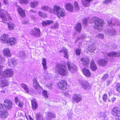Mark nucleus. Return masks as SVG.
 <instances>
[{
    "instance_id": "1",
    "label": "nucleus",
    "mask_w": 120,
    "mask_h": 120,
    "mask_svg": "<svg viewBox=\"0 0 120 120\" xmlns=\"http://www.w3.org/2000/svg\"><path fill=\"white\" fill-rule=\"evenodd\" d=\"M56 72L62 76L65 75L67 73L66 67L61 64L57 65L55 69Z\"/></svg>"
},
{
    "instance_id": "2",
    "label": "nucleus",
    "mask_w": 120,
    "mask_h": 120,
    "mask_svg": "<svg viewBox=\"0 0 120 120\" xmlns=\"http://www.w3.org/2000/svg\"><path fill=\"white\" fill-rule=\"evenodd\" d=\"M92 20L95 24V28H96L99 31L101 30L102 29V26L103 25V21L97 17H93Z\"/></svg>"
},
{
    "instance_id": "3",
    "label": "nucleus",
    "mask_w": 120,
    "mask_h": 120,
    "mask_svg": "<svg viewBox=\"0 0 120 120\" xmlns=\"http://www.w3.org/2000/svg\"><path fill=\"white\" fill-rule=\"evenodd\" d=\"M79 83L84 89L89 90L91 88V85L87 81L81 80L79 82Z\"/></svg>"
},
{
    "instance_id": "4",
    "label": "nucleus",
    "mask_w": 120,
    "mask_h": 120,
    "mask_svg": "<svg viewBox=\"0 0 120 120\" xmlns=\"http://www.w3.org/2000/svg\"><path fill=\"white\" fill-rule=\"evenodd\" d=\"M67 66L69 70L72 73H74L77 71L76 66L70 62H67Z\"/></svg>"
},
{
    "instance_id": "5",
    "label": "nucleus",
    "mask_w": 120,
    "mask_h": 120,
    "mask_svg": "<svg viewBox=\"0 0 120 120\" xmlns=\"http://www.w3.org/2000/svg\"><path fill=\"white\" fill-rule=\"evenodd\" d=\"M12 102L10 100L5 99L4 101L3 105L6 110L10 109L12 107Z\"/></svg>"
},
{
    "instance_id": "6",
    "label": "nucleus",
    "mask_w": 120,
    "mask_h": 120,
    "mask_svg": "<svg viewBox=\"0 0 120 120\" xmlns=\"http://www.w3.org/2000/svg\"><path fill=\"white\" fill-rule=\"evenodd\" d=\"M2 73V75L5 77H11L13 75V72L11 69L8 68L5 69Z\"/></svg>"
},
{
    "instance_id": "7",
    "label": "nucleus",
    "mask_w": 120,
    "mask_h": 120,
    "mask_svg": "<svg viewBox=\"0 0 120 120\" xmlns=\"http://www.w3.org/2000/svg\"><path fill=\"white\" fill-rule=\"evenodd\" d=\"M112 113L114 116H116L117 120H120V112L119 109L116 107H115L112 110Z\"/></svg>"
},
{
    "instance_id": "8",
    "label": "nucleus",
    "mask_w": 120,
    "mask_h": 120,
    "mask_svg": "<svg viewBox=\"0 0 120 120\" xmlns=\"http://www.w3.org/2000/svg\"><path fill=\"white\" fill-rule=\"evenodd\" d=\"M58 85L60 89L61 90H65L67 88V83L65 80L60 81L58 82Z\"/></svg>"
},
{
    "instance_id": "9",
    "label": "nucleus",
    "mask_w": 120,
    "mask_h": 120,
    "mask_svg": "<svg viewBox=\"0 0 120 120\" xmlns=\"http://www.w3.org/2000/svg\"><path fill=\"white\" fill-rule=\"evenodd\" d=\"M82 99L81 96L80 94H74L72 97V101L78 103Z\"/></svg>"
},
{
    "instance_id": "10",
    "label": "nucleus",
    "mask_w": 120,
    "mask_h": 120,
    "mask_svg": "<svg viewBox=\"0 0 120 120\" xmlns=\"http://www.w3.org/2000/svg\"><path fill=\"white\" fill-rule=\"evenodd\" d=\"M40 31L39 28H34V30H31L30 34L32 35H34L37 37H38L40 35Z\"/></svg>"
},
{
    "instance_id": "11",
    "label": "nucleus",
    "mask_w": 120,
    "mask_h": 120,
    "mask_svg": "<svg viewBox=\"0 0 120 120\" xmlns=\"http://www.w3.org/2000/svg\"><path fill=\"white\" fill-rule=\"evenodd\" d=\"M64 7L68 11L72 12L74 10V7L72 4L70 3H67L65 4Z\"/></svg>"
},
{
    "instance_id": "12",
    "label": "nucleus",
    "mask_w": 120,
    "mask_h": 120,
    "mask_svg": "<svg viewBox=\"0 0 120 120\" xmlns=\"http://www.w3.org/2000/svg\"><path fill=\"white\" fill-rule=\"evenodd\" d=\"M9 39L8 36L7 34H3L0 37L1 42L3 43L7 44Z\"/></svg>"
},
{
    "instance_id": "13",
    "label": "nucleus",
    "mask_w": 120,
    "mask_h": 120,
    "mask_svg": "<svg viewBox=\"0 0 120 120\" xmlns=\"http://www.w3.org/2000/svg\"><path fill=\"white\" fill-rule=\"evenodd\" d=\"M82 72L86 77H89L91 75V73L89 69L86 68H84L82 70Z\"/></svg>"
},
{
    "instance_id": "14",
    "label": "nucleus",
    "mask_w": 120,
    "mask_h": 120,
    "mask_svg": "<svg viewBox=\"0 0 120 120\" xmlns=\"http://www.w3.org/2000/svg\"><path fill=\"white\" fill-rule=\"evenodd\" d=\"M17 42V40L16 38H11L9 39L7 44L9 45H14Z\"/></svg>"
},
{
    "instance_id": "15",
    "label": "nucleus",
    "mask_w": 120,
    "mask_h": 120,
    "mask_svg": "<svg viewBox=\"0 0 120 120\" xmlns=\"http://www.w3.org/2000/svg\"><path fill=\"white\" fill-rule=\"evenodd\" d=\"M8 64V66L13 67L16 65L17 63L16 60L13 58L9 60Z\"/></svg>"
},
{
    "instance_id": "16",
    "label": "nucleus",
    "mask_w": 120,
    "mask_h": 120,
    "mask_svg": "<svg viewBox=\"0 0 120 120\" xmlns=\"http://www.w3.org/2000/svg\"><path fill=\"white\" fill-rule=\"evenodd\" d=\"M80 60L84 65H87L89 64L90 60L88 58L82 57L81 58Z\"/></svg>"
},
{
    "instance_id": "17",
    "label": "nucleus",
    "mask_w": 120,
    "mask_h": 120,
    "mask_svg": "<svg viewBox=\"0 0 120 120\" xmlns=\"http://www.w3.org/2000/svg\"><path fill=\"white\" fill-rule=\"evenodd\" d=\"M65 15V11L64 8H62L56 15L59 18H60L61 17H64Z\"/></svg>"
},
{
    "instance_id": "18",
    "label": "nucleus",
    "mask_w": 120,
    "mask_h": 120,
    "mask_svg": "<svg viewBox=\"0 0 120 120\" xmlns=\"http://www.w3.org/2000/svg\"><path fill=\"white\" fill-rule=\"evenodd\" d=\"M108 113V112L106 111L104 112H99L98 113V116L100 118H103L104 120H106L107 119V117L106 116Z\"/></svg>"
},
{
    "instance_id": "19",
    "label": "nucleus",
    "mask_w": 120,
    "mask_h": 120,
    "mask_svg": "<svg viewBox=\"0 0 120 120\" xmlns=\"http://www.w3.org/2000/svg\"><path fill=\"white\" fill-rule=\"evenodd\" d=\"M107 63V60L105 59H101L98 61V64L102 66H105Z\"/></svg>"
},
{
    "instance_id": "20",
    "label": "nucleus",
    "mask_w": 120,
    "mask_h": 120,
    "mask_svg": "<svg viewBox=\"0 0 120 120\" xmlns=\"http://www.w3.org/2000/svg\"><path fill=\"white\" fill-rule=\"evenodd\" d=\"M62 8L59 6L54 5L53 6V9H52V11L51 13L54 12L56 15Z\"/></svg>"
},
{
    "instance_id": "21",
    "label": "nucleus",
    "mask_w": 120,
    "mask_h": 120,
    "mask_svg": "<svg viewBox=\"0 0 120 120\" xmlns=\"http://www.w3.org/2000/svg\"><path fill=\"white\" fill-rule=\"evenodd\" d=\"M0 86L4 87L8 86V81L4 78L0 79Z\"/></svg>"
},
{
    "instance_id": "22",
    "label": "nucleus",
    "mask_w": 120,
    "mask_h": 120,
    "mask_svg": "<svg viewBox=\"0 0 120 120\" xmlns=\"http://www.w3.org/2000/svg\"><path fill=\"white\" fill-rule=\"evenodd\" d=\"M5 11L2 9H0V17L2 18L3 22L4 23H6L7 21L6 18L4 16Z\"/></svg>"
},
{
    "instance_id": "23",
    "label": "nucleus",
    "mask_w": 120,
    "mask_h": 120,
    "mask_svg": "<svg viewBox=\"0 0 120 120\" xmlns=\"http://www.w3.org/2000/svg\"><path fill=\"white\" fill-rule=\"evenodd\" d=\"M8 115V112L6 110H3L0 113V117L2 118H6Z\"/></svg>"
},
{
    "instance_id": "24",
    "label": "nucleus",
    "mask_w": 120,
    "mask_h": 120,
    "mask_svg": "<svg viewBox=\"0 0 120 120\" xmlns=\"http://www.w3.org/2000/svg\"><path fill=\"white\" fill-rule=\"evenodd\" d=\"M47 118L49 120H52L54 118H55L56 116L54 113L51 112H48L47 114Z\"/></svg>"
},
{
    "instance_id": "25",
    "label": "nucleus",
    "mask_w": 120,
    "mask_h": 120,
    "mask_svg": "<svg viewBox=\"0 0 120 120\" xmlns=\"http://www.w3.org/2000/svg\"><path fill=\"white\" fill-rule=\"evenodd\" d=\"M4 55L6 56L10 57L11 56V54L10 50L8 48L4 49L3 51Z\"/></svg>"
},
{
    "instance_id": "26",
    "label": "nucleus",
    "mask_w": 120,
    "mask_h": 120,
    "mask_svg": "<svg viewBox=\"0 0 120 120\" xmlns=\"http://www.w3.org/2000/svg\"><path fill=\"white\" fill-rule=\"evenodd\" d=\"M106 55L107 56L111 57H119L120 56V54L119 53L115 52H111L107 53Z\"/></svg>"
},
{
    "instance_id": "27",
    "label": "nucleus",
    "mask_w": 120,
    "mask_h": 120,
    "mask_svg": "<svg viewBox=\"0 0 120 120\" xmlns=\"http://www.w3.org/2000/svg\"><path fill=\"white\" fill-rule=\"evenodd\" d=\"M90 68L92 70L94 71H95L97 69V66L94 61L93 60H92L90 62Z\"/></svg>"
},
{
    "instance_id": "28",
    "label": "nucleus",
    "mask_w": 120,
    "mask_h": 120,
    "mask_svg": "<svg viewBox=\"0 0 120 120\" xmlns=\"http://www.w3.org/2000/svg\"><path fill=\"white\" fill-rule=\"evenodd\" d=\"M41 9L45 11H49V12L51 13L52 11V9L50 7L45 5H42L41 7Z\"/></svg>"
},
{
    "instance_id": "29",
    "label": "nucleus",
    "mask_w": 120,
    "mask_h": 120,
    "mask_svg": "<svg viewBox=\"0 0 120 120\" xmlns=\"http://www.w3.org/2000/svg\"><path fill=\"white\" fill-rule=\"evenodd\" d=\"M18 11L19 14L22 17H24L25 16V10L20 7L18 8Z\"/></svg>"
},
{
    "instance_id": "30",
    "label": "nucleus",
    "mask_w": 120,
    "mask_h": 120,
    "mask_svg": "<svg viewBox=\"0 0 120 120\" xmlns=\"http://www.w3.org/2000/svg\"><path fill=\"white\" fill-rule=\"evenodd\" d=\"M92 0H82V3L85 7H86L90 5V2Z\"/></svg>"
},
{
    "instance_id": "31",
    "label": "nucleus",
    "mask_w": 120,
    "mask_h": 120,
    "mask_svg": "<svg viewBox=\"0 0 120 120\" xmlns=\"http://www.w3.org/2000/svg\"><path fill=\"white\" fill-rule=\"evenodd\" d=\"M96 48V46L93 44L91 45L87 49L88 51H89L91 53L93 52Z\"/></svg>"
},
{
    "instance_id": "32",
    "label": "nucleus",
    "mask_w": 120,
    "mask_h": 120,
    "mask_svg": "<svg viewBox=\"0 0 120 120\" xmlns=\"http://www.w3.org/2000/svg\"><path fill=\"white\" fill-rule=\"evenodd\" d=\"M75 28L79 33H80L82 29L81 24L79 23H78L75 26Z\"/></svg>"
},
{
    "instance_id": "33",
    "label": "nucleus",
    "mask_w": 120,
    "mask_h": 120,
    "mask_svg": "<svg viewBox=\"0 0 120 120\" xmlns=\"http://www.w3.org/2000/svg\"><path fill=\"white\" fill-rule=\"evenodd\" d=\"M60 52L64 53V56L65 57L67 58H68V55L67 50L66 49L64 48H63L60 51Z\"/></svg>"
},
{
    "instance_id": "34",
    "label": "nucleus",
    "mask_w": 120,
    "mask_h": 120,
    "mask_svg": "<svg viewBox=\"0 0 120 120\" xmlns=\"http://www.w3.org/2000/svg\"><path fill=\"white\" fill-rule=\"evenodd\" d=\"M108 23L110 25H111L112 24H114L115 25H119V22L118 19H116V20L115 22L113 20H112V21L111 20L109 21L108 22Z\"/></svg>"
},
{
    "instance_id": "35",
    "label": "nucleus",
    "mask_w": 120,
    "mask_h": 120,
    "mask_svg": "<svg viewBox=\"0 0 120 120\" xmlns=\"http://www.w3.org/2000/svg\"><path fill=\"white\" fill-rule=\"evenodd\" d=\"M38 2L35 1L31 2L30 3V5L32 8H34L38 4Z\"/></svg>"
},
{
    "instance_id": "36",
    "label": "nucleus",
    "mask_w": 120,
    "mask_h": 120,
    "mask_svg": "<svg viewBox=\"0 0 120 120\" xmlns=\"http://www.w3.org/2000/svg\"><path fill=\"white\" fill-rule=\"evenodd\" d=\"M36 120H44L43 119V117L39 112L37 113L36 115Z\"/></svg>"
},
{
    "instance_id": "37",
    "label": "nucleus",
    "mask_w": 120,
    "mask_h": 120,
    "mask_svg": "<svg viewBox=\"0 0 120 120\" xmlns=\"http://www.w3.org/2000/svg\"><path fill=\"white\" fill-rule=\"evenodd\" d=\"M8 29L9 30H14V28L15 27L14 24L13 23L10 22L7 23Z\"/></svg>"
},
{
    "instance_id": "38",
    "label": "nucleus",
    "mask_w": 120,
    "mask_h": 120,
    "mask_svg": "<svg viewBox=\"0 0 120 120\" xmlns=\"http://www.w3.org/2000/svg\"><path fill=\"white\" fill-rule=\"evenodd\" d=\"M33 84L34 87L37 89L40 87L39 84L36 79H34L33 80Z\"/></svg>"
},
{
    "instance_id": "39",
    "label": "nucleus",
    "mask_w": 120,
    "mask_h": 120,
    "mask_svg": "<svg viewBox=\"0 0 120 120\" xmlns=\"http://www.w3.org/2000/svg\"><path fill=\"white\" fill-rule=\"evenodd\" d=\"M31 102L32 105V109L33 110H36L38 107V106L37 105L36 102L34 101H32Z\"/></svg>"
},
{
    "instance_id": "40",
    "label": "nucleus",
    "mask_w": 120,
    "mask_h": 120,
    "mask_svg": "<svg viewBox=\"0 0 120 120\" xmlns=\"http://www.w3.org/2000/svg\"><path fill=\"white\" fill-rule=\"evenodd\" d=\"M42 64L43 67V69L45 70H46L47 67L46 64V60L45 58H43L42 60Z\"/></svg>"
},
{
    "instance_id": "41",
    "label": "nucleus",
    "mask_w": 120,
    "mask_h": 120,
    "mask_svg": "<svg viewBox=\"0 0 120 120\" xmlns=\"http://www.w3.org/2000/svg\"><path fill=\"white\" fill-rule=\"evenodd\" d=\"M21 86L23 88L27 93H28L29 89L27 86L23 83L21 84Z\"/></svg>"
},
{
    "instance_id": "42",
    "label": "nucleus",
    "mask_w": 120,
    "mask_h": 120,
    "mask_svg": "<svg viewBox=\"0 0 120 120\" xmlns=\"http://www.w3.org/2000/svg\"><path fill=\"white\" fill-rule=\"evenodd\" d=\"M74 6L75 9L77 10L79 9V6L78 3L76 1H75L74 3Z\"/></svg>"
},
{
    "instance_id": "43",
    "label": "nucleus",
    "mask_w": 120,
    "mask_h": 120,
    "mask_svg": "<svg viewBox=\"0 0 120 120\" xmlns=\"http://www.w3.org/2000/svg\"><path fill=\"white\" fill-rule=\"evenodd\" d=\"M30 0H19V3L20 4H27L29 3V1Z\"/></svg>"
},
{
    "instance_id": "44",
    "label": "nucleus",
    "mask_w": 120,
    "mask_h": 120,
    "mask_svg": "<svg viewBox=\"0 0 120 120\" xmlns=\"http://www.w3.org/2000/svg\"><path fill=\"white\" fill-rule=\"evenodd\" d=\"M109 34V35L112 34V35H115L116 34V32L113 29L111 30H110L108 31Z\"/></svg>"
},
{
    "instance_id": "45",
    "label": "nucleus",
    "mask_w": 120,
    "mask_h": 120,
    "mask_svg": "<svg viewBox=\"0 0 120 120\" xmlns=\"http://www.w3.org/2000/svg\"><path fill=\"white\" fill-rule=\"evenodd\" d=\"M43 96L45 98H47L48 97L47 93V91L45 90L43 91L42 93Z\"/></svg>"
},
{
    "instance_id": "46",
    "label": "nucleus",
    "mask_w": 120,
    "mask_h": 120,
    "mask_svg": "<svg viewBox=\"0 0 120 120\" xmlns=\"http://www.w3.org/2000/svg\"><path fill=\"white\" fill-rule=\"evenodd\" d=\"M38 14L40 16L44 18L45 17L47 16L46 14H44L42 12L40 11L38 12Z\"/></svg>"
},
{
    "instance_id": "47",
    "label": "nucleus",
    "mask_w": 120,
    "mask_h": 120,
    "mask_svg": "<svg viewBox=\"0 0 120 120\" xmlns=\"http://www.w3.org/2000/svg\"><path fill=\"white\" fill-rule=\"evenodd\" d=\"M59 25L57 23H55L54 24L53 26L52 27V28L54 29H57L59 27Z\"/></svg>"
},
{
    "instance_id": "48",
    "label": "nucleus",
    "mask_w": 120,
    "mask_h": 120,
    "mask_svg": "<svg viewBox=\"0 0 120 120\" xmlns=\"http://www.w3.org/2000/svg\"><path fill=\"white\" fill-rule=\"evenodd\" d=\"M97 37L98 38L103 39L104 38V36L103 34H99L97 35Z\"/></svg>"
},
{
    "instance_id": "49",
    "label": "nucleus",
    "mask_w": 120,
    "mask_h": 120,
    "mask_svg": "<svg viewBox=\"0 0 120 120\" xmlns=\"http://www.w3.org/2000/svg\"><path fill=\"white\" fill-rule=\"evenodd\" d=\"M116 90L119 92H120V84L117 83L116 85Z\"/></svg>"
},
{
    "instance_id": "50",
    "label": "nucleus",
    "mask_w": 120,
    "mask_h": 120,
    "mask_svg": "<svg viewBox=\"0 0 120 120\" xmlns=\"http://www.w3.org/2000/svg\"><path fill=\"white\" fill-rule=\"evenodd\" d=\"M107 95L106 94H105L103 95V99L104 101L105 102H106L107 99Z\"/></svg>"
},
{
    "instance_id": "51",
    "label": "nucleus",
    "mask_w": 120,
    "mask_h": 120,
    "mask_svg": "<svg viewBox=\"0 0 120 120\" xmlns=\"http://www.w3.org/2000/svg\"><path fill=\"white\" fill-rule=\"evenodd\" d=\"M86 38V36L84 34H82L81 35L80 37H79L78 38V40H79L80 39L83 40L84 39Z\"/></svg>"
},
{
    "instance_id": "52",
    "label": "nucleus",
    "mask_w": 120,
    "mask_h": 120,
    "mask_svg": "<svg viewBox=\"0 0 120 120\" xmlns=\"http://www.w3.org/2000/svg\"><path fill=\"white\" fill-rule=\"evenodd\" d=\"M23 105L24 103L22 101H19L18 106L19 107L22 108L23 107Z\"/></svg>"
},
{
    "instance_id": "53",
    "label": "nucleus",
    "mask_w": 120,
    "mask_h": 120,
    "mask_svg": "<svg viewBox=\"0 0 120 120\" xmlns=\"http://www.w3.org/2000/svg\"><path fill=\"white\" fill-rule=\"evenodd\" d=\"M81 50L79 49H77L76 50V54L77 55H80Z\"/></svg>"
},
{
    "instance_id": "54",
    "label": "nucleus",
    "mask_w": 120,
    "mask_h": 120,
    "mask_svg": "<svg viewBox=\"0 0 120 120\" xmlns=\"http://www.w3.org/2000/svg\"><path fill=\"white\" fill-rule=\"evenodd\" d=\"M42 24V26L43 27H45L47 26V25H48V24L47 23V20L46 21H43Z\"/></svg>"
},
{
    "instance_id": "55",
    "label": "nucleus",
    "mask_w": 120,
    "mask_h": 120,
    "mask_svg": "<svg viewBox=\"0 0 120 120\" xmlns=\"http://www.w3.org/2000/svg\"><path fill=\"white\" fill-rule=\"evenodd\" d=\"M112 1V0H105L104 1L103 3L104 4H106L111 2Z\"/></svg>"
},
{
    "instance_id": "56",
    "label": "nucleus",
    "mask_w": 120,
    "mask_h": 120,
    "mask_svg": "<svg viewBox=\"0 0 120 120\" xmlns=\"http://www.w3.org/2000/svg\"><path fill=\"white\" fill-rule=\"evenodd\" d=\"M108 75L107 74L104 75L102 79L103 80H105L108 77Z\"/></svg>"
},
{
    "instance_id": "57",
    "label": "nucleus",
    "mask_w": 120,
    "mask_h": 120,
    "mask_svg": "<svg viewBox=\"0 0 120 120\" xmlns=\"http://www.w3.org/2000/svg\"><path fill=\"white\" fill-rule=\"evenodd\" d=\"M4 107L3 104L0 103V113L4 110Z\"/></svg>"
},
{
    "instance_id": "58",
    "label": "nucleus",
    "mask_w": 120,
    "mask_h": 120,
    "mask_svg": "<svg viewBox=\"0 0 120 120\" xmlns=\"http://www.w3.org/2000/svg\"><path fill=\"white\" fill-rule=\"evenodd\" d=\"M47 23L48 25H50L53 23L54 22L52 20H47Z\"/></svg>"
},
{
    "instance_id": "59",
    "label": "nucleus",
    "mask_w": 120,
    "mask_h": 120,
    "mask_svg": "<svg viewBox=\"0 0 120 120\" xmlns=\"http://www.w3.org/2000/svg\"><path fill=\"white\" fill-rule=\"evenodd\" d=\"M64 95L65 96L70 97V94L67 92H65L64 93Z\"/></svg>"
},
{
    "instance_id": "60",
    "label": "nucleus",
    "mask_w": 120,
    "mask_h": 120,
    "mask_svg": "<svg viewBox=\"0 0 120 120\" xmlns=\"http://www.w3.org/2000/svg\"><path fill=\"white\" fill-rule=\"evenodd\" d=\"M19 56L21 57L24 56L25 55V54L24 52L22 51L20 52L19 53Z\"/></svg>"
},
{
    "instance_id": "61",
    "label": "nucleus",
    "mask_w": 120,
    "mask_h": 120,
    "mask_svg": "<svg viewBox=\"0 0 120 120\" xmlns=\"http://www.w3.org/2000/svg\"><path fill=\"white\" fill-rule=\"evenodd\" d=\"M116 98L115 97H112L111 98V101L112 103H113L116 100Z\"/></svg>"
},
{
    "instance_id": "62",
    "label": "nucleus",
    "mask_w": 120,
    "mask_h": 120,
    "mask_svg": "<svg viewBox=\"0 0 120 120\" xmlns=\"http://www.w3.org/2000/svg\"><path fill=\"white\" fill-rule=\"evenodd\" d=\"M15 103L16 104H17L19 100L17 97H15Z\"/></svg>"
},
{
    "instance_id": "63",
    "label": "nucleus",
    "mask_w": 120,
    "mask_h": 120,
    "mask_svg": "<svg viewBox=\"0 0 120 120\" xmlns=\"http://www.w3.org/2000/svg\"><path fill=\"white\" fill-rule=\"evenodd\" d=\"M8 0H3V3L5 4H8Z\"/></svg>"
},
{
    "instance_id": "64",
    "label": "nucleus",
    "mask_w": 120,
    "mask_h": 120,
    "mask_svg": "<svg viewBox=\"0 0 120 120\" xmlns=\"http://www.w3.org/2000/svg\"><path fill=\"white\" fill-rule=\"evenodd\" d=\"M87 19H85L83 20V21L84 23L85 24H86L87 23Z\"/></svg>"
}]
</instances>
